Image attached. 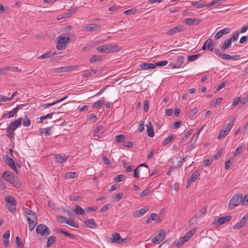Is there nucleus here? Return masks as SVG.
Masks as SVG:
<instances>
[{
    "mask_svg": "<svg viewBox=\"0 0 248 248\" xmlns=\"http://www.w3.org/2000/svg\"><path fill=\"white\" fill-rule=\"evenodd\" d=\"M22 118H20L10 123L6 129V135L10 139H13L15 137L14 131L21 124Z\"/></svg>",
    "mask_w": 248,
    "mask_h": 248,
    "instance_id": "f257e3e1",
    "label": "nucleus"
},
{
    "mask_svg": "<svg viewBox=\"0 0 248 248\" xmlns=\"http://www.w3.org/2000/svg\"><path fill=\"white\" fill-rule=\"evenodd\" d=\"M120 49V47L114 44L103 45L96 48V50L98 52L103 53H114L119 51Z\"/></svg>",
    "mask_w": 248,
    "mask_h": 248,
    "instance_id": "f03ea898",
    "label": "nucleus"
},
{
    "mask_svg": "<svg viewBox=\"0 0 248 248\" xmlns=\"http://www.w3.org/2000/svg\"><path fill=\"white\" fill-rule=\"evenodd\" d=\"M69 35V33L67 34ZM58 41L56 45V48L61 50L66 47L67 43L70 40V36H65L63 34H61L57 37Z\"/></svg>",
    "mask_w": 248,
    "mask_h": 248,
    "instance_id": "7ed1b4c3",
    "label": "nucleus"
},
{
    "mask_svg": "<svg viewBox=\"0 0 248 248\" xmlns=\"http://www.w3.org/2000/svg\"><path fill=\"white\" fill-rule=\"evenodd\" d=\"M243 198L241 194H236L231 199L229 207L230 209H232L234 206H236L239 205L241 203L243 204Z\"/></svg>",
    "mask_w": 248,
    "mask_h": 248,
    "instance_id": "20e7f679",
    "label": "nucleus"
},
{
    "mask_svg": "<svg viewBox=\"0 0 248 248\" xmlns=\"http://www.w3.org/2000/svg\"><path fill=\"white\" fill-rule=\"evenodd\" d=\"M5 201L6 202V206L9 211L13 214L16 211V201L11 196H7L5 198Z\"/></svg>",
    "mask_w": 248,
    "mask_h": 248,
    "instance_id": "39448f33",
    "label": "nucleus"
},
{
    "mask_svg": "<svg viewBox=\"0 0 248 248\" xmlns=\"http://www.w3.org/2000/svg\"><path fill=\"white\" fill-rule=\"evenodd\" d=\"M36 232L42 236L48 235L50 234V231L48 227L44 224H39L37 226Z\"/></svg>",
    "mask_w": 248,
    "mask_h": 248,
    "instance_id": "423d86ee",
    "label": "nucleus"
},
{
    "mask_svg": "<svg viewBox=\"0 0 248 248\" xmlns=\"http://www.w3.org/2000/svg\"><path fill=\"white\" fill-rule=\"evenodd\" d=\"M15 175L13 172L8 170L4 171L2 174V178L11 184H15Z\"/></svg>",
    "mask_w": 248,
    "mask_h": 248,
    "instance_id": "0eeeda50",
    "label": "nucleus"
},
{
    "mask_svg": "<svg viewBox=\"0 0 248 248\" xmlns=\"http://www.w3.org/2000/svg\"><path fill=\"white\" fill-rule=\"evenodd\" d=\"M165 231L160 230L158 232L155 234V236L152 240V242L155 244H159L165 239Z\"/></svg>",
    "mask_w": 248,
    "mask_h": 248,
    "instance_id": "6e6552de",
    "label": "nucleus"
},
{
    "mask_svg": "<svg viewBox=\"0 0 248 248\" xmlns=\"http://www.w3.org/2000/svg\"><path fill=\"white\" fill-rule=\"evenodd\" d=\"M142 167H145V168L141 170V172L146 173L149 172L150 170L148 169V166L146 164H141L134 170V177L136 178H139L140 177V170Z\"/></svg>",
    "mask_w": 248,
    "mask_h": 248,
    "instance_id": "1a4fd4ad",
    "label": "nucleus"
},
{
    "mask_svg": "<svg viewBox=\"0 0 248 248\" xmlns=\"http://www.w3.org/2000/svg\"><path fill=\"white\" fill-rule=\"evenodd\" d=\"M184 31V29L183 28V26L182 25H179L169 29L166 32V34L167 35L170 36L176 33L182 32Z\"/></svg>",
    "mask_w": 248,
    "mask_h": 248,
    "instance_id": "9d476101",
    "label": "nucleus"
},
{
    "mask_svg": "<svg viewBox=\"0 0 248 248\" xmlns=\"http://www.w3.org/2000/svg\"><path fill=\"white\" fill-rule=\"evenodd\" d=\"M248 222V214L244 216L239 222H238L233 226V228L235 230L239 229L243 227Z\"/></svg>",
    "mask_w": 248,
    "mask_h": 248,
    "instance_id": "9b49d317",
    "label": "nucleus"
},
{
    "mask_svg": "<svg viewBox=\"0 0 248 248\" xmlns=\"http://www.w3.org/2000/svg\"><path fill=\"white\" fill-rule=\"evenodd\" d=\"M100 28V26L96 24H87L83 27V30L84 31H93L98 30Z\"/></svg>",
    "mask_w": 248,
    "mask_h": 248,
    "instance_id": "f8f14e48",
    "label": "nucleus"
},
{
    "mask_svg": "<svg viewBox=\"0 0 248 248\" xmlns=\"http://www.w3.org/2000/svg\"><path fill=\"white\" fill-rule=\"evenodd\" d=\"M232 218L231 216H226L220 217L217 219V221H215L214 223L217 226H219L220 225L223 224L229 221H230Z\"/></svg>",
    "mask_w": 248,
    "mask_h": 248,
    "instance_id": "ddd939ff",
    "label": "nucleus"
},
{
    "mask_svg": "<svg viewBox=\"0 0 248 248\" xmlns=\"http://www.w3.org/2000/svg\"><path fill=\"white\" fill-rule=\"evenodd\" d=\"M201 19L198 18H187L185 19V23L189 26H195L200 24Z\"/></svg>",
    "mask_w": 248,
    "mask_h": 248,
    "instance_id": "4468645a",
    "label": "nucleus"
},
{
    "mask_svg": "<svg viewBox=\"0 0 248 248\" xmlns=\"http://www.w3.org/2000/svg\"><path fill=\"white\" fill-rule=\"evenodd\" d=\"M123 241L124 239L121 237L119 233H114L112 234L111 238H110L111 243L121 244Z\"/></svg>",
    "mask_w": 248,
    "mask_h": 248,
    "instance_id": "2eb2a0df",
    "label": "nucleus"
},
{
    "mask_svg": "<svg viewBox=\"0 0 248 248\" xmlns=\"http://www.w3.org/2000/svg\"><path fill=\"white\" fill-rule=\"evenodd\" d=\"M5 161L10 167H11L15 170V171L16 173H17V170L15 165V162L11 157H9L8 155H6Z\"/></svg>",
    "mask_w": 248,
    "mask_h": 248,
    "instance_id": "dca6fc26",
    "label": "nucleus"
},
{
    "mask_svg": "<svg viewBox=\"0 0 248 248\" xmlns=\"http://www.w3.org/2000/svg\"><path fill=\"white\" fill-rule=\"evenodd\" d=\"M231 31L230 28H225L218 31L215 35V38L218 40L223 35L229 33Z\"/></svg>",
    "mask_w": 248,
    "mask_h": 248,
    "instance_id": "f3484780",
    "label": "nucleus"
},
{
    "mask_svg": "<svg viewBox=\"0 0 248 248\" xmlns=\"http://www.w3.org/2000/svg\"><path fill=\"white\" fill-rule=\"evenodd\" d=\"M139 67L142 70L155 69V64L152 63L141 62L140 64Z\"/></svg>",
    "mask_w": 248,
    "mask_h": 248,
    "instance_id": "a211bd4d",
    "label": "nucleus"
},
{
    "mask_svg": "<svg viewBox=\"0 0 248 248\" xmlns=\"http://www.w3.org/2000/svg\"><path fill=\"white\" fill-rule=\"evenodd\" d=\"M74 69V66L70 65L56 68V71L57 73H64L65 72L73 70Z\"/></svg>",
    "mask_w": 248,
    "mask_h": 248,
    "instance_id": "6ab92c4d",
    "label": "nucleus"
},
{
    "mask_svg": "<svg viewBox=\"0 0 248 248\" xmlns=\"http://www.w3.org/2000/svg\"><path fill=\"white\" fill-rule=\"evenodd\" d=\"M192 6L197 9H201L206 7L205 1L204 0H200L199 1L193 2L191 3Z\"/></svg>",
    "mask_w": 248,
    "mask_h": 248,
    "instance_id": "aec40b11",
    "label": "nucleus"
},
{
    "mask_svg": "<svg viewBox=\"0 0 248 248\" xmlns=\"http://www.w3.org/2000/svg\"><path fill=\"white\" fill-rule=\"evenodd\" d=\"M84 223L87 227L93 229L98 228V225L96 224L94 219H87L84 221Z\"/></svg>",
    "mask_w": 248,
    "mask_h": 248,
    "instance_id": "412c9836",
    "label": "nucleus"
},
{
    "mask_svg": "<svg viewBox=\"0 0 248 248\" xmlns=\"http://www.w3.org/2000/svg\"><path fill=\"white\" fill-rule=\"evenodd\" d=\"M232 41L229 38L226 39L222 46L220 47L222 51H225L226 49L231 47Z\"/></svg>",
    "mask_w": 248,
    "mask_h": 248,
    "instance_id": "4be33fe9",
    "label": "nucleus"
},
{
    "mask_svg": "<svg viewBox=\"0 0 248 248\" xmlns=\"http://www.w3.org/2000/svg\"><path fill=\"white\" fill-rule=\"evenodd\" d=\"M196 228L192 229L190 231L186 232L185 235L183 236L186 241H187L195 233Z\"/></svg>",
    "mask_w": 248,
    "mask_h": 248,
    "instance_id": "5701e85b",
    "label": "nucleus"
},
{
    "mask_svg": "<svg viewBox=\"0 0 248 248\" xmlns=\"http://www.w3.org/2000/svg\"><path fill=\"white\" fill-rule=\"evenodd\" d=\"M147 132L148 136L150 138H153L154 136L155 133L153 127L151 124V122H149L148 125H147Z\"/></svg>",
    "mask_w": 248,
    "mask_h": 248,
    "instance_id": "b1692460",
    "label": "nucleus"
},
{
    "mask_svg": "<svg viewBox=\"0 0 248 248\" xmlns=\"http://www.w3.org/2000/svg\"><path fill=\"white\" fill-rule=\"evenodd\" d=\"M67 156L66 155H63L60 154L56 155L55 159L56 162L60 163H64L66 161Z\"/></svg>",
    "mask_w": 248,
    "mask_h": 248,
    "instance_id": "393cba45",
    "label": "nucleus"
},
{
    "mask_svg": "<svg viewBox=\"0 0 248 248\" xmlns=\"http://www.w3.org/2000/svg\"><path fill=\"white\" fill-rule=\"evenodd\" d=\"M148 210V207H144L137 211L134 215L135 217H139L142 216Z\"/></svg>",
    "mask_w": 248,
    "mask_h": 248,
    "instance_id": "a878e982",
    "label": "nucleus"
},
{
    "mask_svg": "<svg viewBox=\"0 0 248 248\" xmlns=\"http://www.w3.org/2000/svg\"><path fill=\"white\" fill-rule=\"evenodd\" d=\"M55 53H56V52H55V50H53L52 51L51 50L49 51H47L46 53L40 56L39 57V59H42L49 58V57L52 56L53 55H54V54H55Z\"/></svg>",
    "mask_w": 248,
    "mask_h": 248,
    "instance_id": "bb28decb",
    "label": "nucleus"
},
{
    "mask_svg": "<svg viewBox=\"0 0 248 248\" xmlns=\"http://www.w3.org/2000/svg\"><path fill=\"white\" fill-rule=\"evenodd\" d=\"M28 221H37V217L34 212L31 213H29V215L26 216Z\"/></svg>",
    "mask_w": 248,
    "mask_h": 248,
    "instance_id": "cd10ccee",
    "label": "nucleus"
},
{
    "mask_svg": "<svg viewBox=\"0 0 248 248\" xmlns=\"http://www.w3.org/2000/svg\"><path fill=\"white\" fill-rule=\"evenodd\" d=\"M199 176L200 173H199L198 171L196 170L194 172H193L190 178L188 179L191 181V182H194L196 180L199 179Z\"/></svg>",
    "mask_w": 248,
    "mask_h": 248,
    "instance_id": "c85d7f7f",
    "label": "nucleus"
},
{
    "mask_svg": "<svg viewBox=\"0 0 248 248\" xmlns=\"http://www.w3.org/2000/svg\"><path fill=\"white\" fill-rule=\"evenodd\" d=\"M67 97V96H65L63 98H62L60 100H58L55 102H53L52 103H48V104H41V107H45L46 108H48L50 107V106H53L54 105L57 104V103L65 100Z\"/></svg>",
    "mask_w": 248,
    "mask_h": 248,
    "instance_id": "c756f323",
    "label": "nucleus"
},
{
    "mask_svg": "<svg viewBox=\"0 0 248 248\" xmlns=\"http://www.w3.org/2000/svg\"><path fill=\"white\" fill-rule=\"evenodd\" d=\"M103 128V126L99 125L94 129L93 132V137L94 139H97L101 137V136H99L97 133L99 131H101Z\"/></svg>",
    "mask_w": 248,
    "mask_h": 248,
    "instance_id": "7c9ffc66",
    "label": "nucleus"
},
{
    "mask_svg": "<svg viewBox=\"0 0 248 248\" xmlns=\"http://www.w3.org/2000/svg\"><path fill=\"white\" fill-rule=\"evenodd\" d=\"M59 232L60 233H63L65 236H67L73 239H76L77 238V237L75 235H74L72 233H71L67 231H64L61 229L59 230Z\"/></svg>",
    "mask_w": 248,
    "mask_h": 248,
    "instance_id": "2f4dec72",
    "label": "nucleus"
},
{
    "mask_svg": "<svg viewBox=\"0 0 248 248\" xmlns=\"http://www.w3.org/2000/svg\"><path fill=\"white\" fill-rule=\"evenodd\" d=\"M77 11V8H72L68 10L64 14V18H67L74 14Z\"/></svg>",
    "mask_w": 248,
    "mask_h": 248,
    "instance_id": "473e14b6",
    "label": "nucleus"
},
{
    "mask_svg": "<svg viewBox=\"0 0 248 248\" xmlns=\"http://www.w3.org/2000/svg\"><path fill=\"white\" fill-rule=\"evenodd\" d=\"M56 241V237L53 236H50L48 239L47 242L46 247L50 248L51 247L53 243Z\"/></svg>",
    "mask_w": 248,
    "mask_h": 248,
    "instance_id": "72a5a7b5",
    "label": "nucleus"
},
{
    "mask_svg": "<svg viewBox=\"0 0 248 248\" xmlns=\"http://www.w3.org/2000/svg\"><path fill=\"white\" fill-rule=\"evenodd\" d=\"M222 3V0H215L211 2L210 3L206 4V7H210L214 5L219 6Z\"/></svg>",
    "mask_w": 248,
    "mask_h": 248,
    "instance_id": "f704fd0d",
    "label": "nucleus"
},
{
    "mask_svg": "<svg viewBox=\"0 0 248 248\" xmlns=\"http://www.w3.org/2000/svg\"><path fill=\"white\" fill-rule=\"evenodd\" d=\"M97 72L96 70H91L90 71H87L85 73H84L82 74V77L83 78H88L91 76H93Z\"/></svg>",
    "mask_w": 248,
    "mask_h": 248,
    "instance_id": "c9c22d12",
    "label": "nucleus"
},
{
    "mask_svg": "<svg viewBox=\"0 0 248 248\" xmlns=\"http://www.w3.org/2000/svg\"><path fill=\"white\" fill-rule=\"evenodd\" d=\"M228 130L225 129V128H223L219 132L217 139L219 140H221L224 138L226 135L228 134Z\"/></svg>",
    "mask_w": 248,
    "mask_h": 248,
    "instance_id": "e433bc0d",
    "label": "nucleus"
},
{
    "mask_svg": "<svg viewBox=\"0 0 248 248\" xmlns=\"http://www.w3.org/2000/svg\"><path fill=\"white\" fill-rule=\"evenodd\" d=\"M77 214L82 215L84 213V210L79 205H76L74 210Z\"/></svg>",
    "mask_w": 248,
    "mask_h": 248,
    "instance_id": "4c0bfd02",
    "label": "nucleus"
},
{
    "mask_svg": "<svg viewBox=\"0 0 248 248\" xmlns=\"http://www.w3.org/2000/svg\"><path fill=\"white\" fill-rule=\"evenodd\" d=\"M204 126L202 127L199 130L196 132V133L194 135L192 140H191V142L193 143V144H195L198 139L199 136L200 135V132L202 130Z\"/></svg>",
    "mask_w": 248,
    "mask_h": 248,
    "instance_id": "58836bf2",
    "label": "nucleus"
},
{
    "mask_svg": "<svg viewBox=\"0 0 248 248\" xmlns=\"http://www.w3.org/2000/svg\"><path fill=\"white\" fill-rule=\"evenodd\" d=\"M206 43L207 44V48L209 51H212L214 49V48L212 39L209 38L206 40Z\"/></svg>",
    "mask_w": 248,
    "mask_h": 248,
    "instance_id": "ea45409f",
    "label": "nucleus"
},
{
    "mask_svg": "<svg viewBox=\"0 0 248 248\" xmlns=\"http://www.w3.org/2000/svg\"><path fill=\"white\" fill-rule=\"evenodd\" d=\"M150 216L151 217L152 220H155L157 223H160L161 221L160 217L155 213H152Z\"/></svg>",
    "mask_w": 248,
    "mask_h": 248,
    "instance_id": "a19ab883",
    "label": "nucleus"
},
{
    "mask_svg": "<svg viewBox=\"0 0 248 248\" xmlns=\"http://www.w3.org/2000/svg\"><path fill=\"white\" fill-rule=\"evenodd\" d=\"M102 60V58L100 56L93 55L90 59L91 62H99Z\"/></svg>",
    "mask_w": 248,
    "mask_h": 248,
    "instance_id": "79ce46f5",
    "label": "nucleus"
},
{
    "mask_svg": "<svg viewBox=\"0 0 248 248\" xmlns=\"http://www.w3.org/2000/svg\"><path fill=\"white\" fill-rule=\"evenodd\" d=\"M239 33L240 32L239 31L233 32L229 39L231 40L232 41H236L238 38Z\"/></svg>",
    "mask_w": 248,
    "mask_h": 248,
    "instance_id": "37998d69",
    "label": "nucleus"
},
{
    "mask_svg": "<svg viewBox=\"0 0 248 248\" xmlns=\"http://www.w3.org/2000/svg\"><path fill=\"white\" fill-rule=\"evenodd\" d=\"M15 243L16 246L19 248H23L24 244L21 241L20 238L18 236H16L15 239Z\"/></svg>",
    "mask_w": 248,
    "mask_h": 248,
    "instance_id": "c03bdc74",
    "label": "nucleus"
},
{
    "mask_svg": "<svg viewBox=\"0 0 248 248\" xmlns=\"http://www.w3.org/2000/svg\"><path fill=\"white\" fill-rule=\"evenodd\" d=\"M56 218L58 221L61 223H65L66 224V221L68 220V218L67 217L62 216H56Z\"/></svg>",
    "mask_w": 248,
    "mask_h": 248,
    "instance_id": "a18cd8bd",
    "label": "nucleus"
},
{
    "mask_svg": "<svg viewBox=\"0 0 248 248\" xmlns=\"http://www.w3.org/2000/svg\"><path fill=\"white\" fill-rule=\"evenodd\" d=\"M201 56L200 54H198L196 55H189L187 57V61H194L196 60V59H198Z\"/></svg>",
    "mask_w": 248,
    "mask_h": 248,
    "instance_id": "49530a36",
    "label": "nucleus"
},
{
    "mask_svg": "<svg viewBox=\"0 0 248 248\" xmlns=\"http://www.w3.org/2000/svg\"><path fill=\"white\" fill-rule=\"evenodd\" d=\"M54 112H52V113H49L47 115H43V116H42L41 117H40V121L39 122L40 123H42L44 121V120L47 119V118H51L52 117V115L53 114H54Z\"/></svg>",
    "mask_w": 248,
    "mask_h": 248,
    "instance_id": "de8ad7c7",
    "label": "nucleus"
},
{
    "mask_svg": "<svg viewBox=\"0 0 248 248\" xmlns=\"http://www.w3.org/2000/svg\"><path fill=\"white\" fill-rule=\"evenodd\" d=\"M168 63V61L164 60L160 62H158L154 63L155 68L156 66H163L166 65Z\"/></svg>",
    "mask_w": 248,
    "mask_h": 248,
    "instance_id": "09e8293b",
    "label": "nucleus"
},
{
    "mask_svg": "<svg viewBox=\"0 0 248 248\" xmlns=\"http://www.w3.org/2000/svg\"><path fill=\"white\" fill-rule=\"evenodd\" d=\"M125 138V135H119L116 137V141L117 142L120 143L123 142Z\"/></svg>",
    "mask_w": 248,
    "mask_h": 248,
    "instance_id": "8fccbe9b",
    "label": "nucleus"
},
{
    "mask_svg": "<svg viewBox=\"0 0 248 248\" xmlns=\"http://www.w3.org/2000/svg\"><path fill=\"white\" fill-rule=\"evenodd\" d=\"M29 222V230L30 231H32L34 229L35 227L37 225V221H28Z\"/></svg>",
    "mask_w": 248,
    "mask_h": 248,
    "instance_id": "3c124183",
    "label": "nucleus"
},
{
    "mask_svg": "<svg viewBox=\"0 0 248 248\" xmlns=\"http://www.w3.org/2000/svg\"><path fill=\"white\" fill-rule=\"evenodd\" d=\"M192 134V130H189L186 131L185 135L182 137L181 142H184L185 140H186V139L188 138V137Z\"/></svg>",
    "mask_w": 248,
    "mask_h": 248,
    "instance_id": "603ef678",
    "label": "nucleus"
},
{
    "mask_svg": "<svg viewBox=\"0 0 248 248\" xmlns=\"http://www.w3.org/2000/svg\"><path fill=\"white\" fill-rule=\"evenodd\" d=\"M66 224L76 228H78V224L77 223H76L72 219L68 220L67 221H66Z\"/></svg>",
    "mask_w": 248,
    "mask_h": 248,
    "instance_id": "864d4df0",
    "label": "nucleus"
},
{
    "mask_svg": "<svg viewBox=\"0 0 248 248\" xmlns=\"http://www.w3.org/2000/svg\"><path fill=\"white\" fill-rule=\"evenodd\" d=\"M186 242L185 239H183V237H181L179 240L176 244V247L178 248L181 247L182 246L184 243Z\"/></svg>",
    "mask_w": 248,
    "mask_h": 248,
    "instance_id": "5fc2aeb1",
    "label": "nucleus"
},
{
    "mask_svg": "<svg viewBox=\"0 0 248 248\" xmlns=\"http://www.w3.org/2000/svg\"><path fill=\"white\" fill-rule=\"evenodd\" d=\"M173 138V135H170L167 137L162 142V145L165 146L167 144H168L172 139Z\"/></svg>",
    "mask_w": 248,
    "mask_h": 248,
    "instance_id": "6e6d98bb",
    "label": "nucleus"
},
{
    "mask_svg": "<svg viewBox=\"0 0 248 248\" xmlns=\"http://www.w3.org/2000/svg\"><path fill=\"white\" fill-rule=\"evenodd\" d=\"M123 194L122 193H118L115 195L114 197H112L114 202H118L120 201L123 197Z\"/></svg>",
    "mask_w": 248,
    "mask_h": 248,
    "instance_id": "4d7b16f0",
    "label": "nucleus"
},
{
    "mask_svg": "<svg viewBox=\"0 0 248 248\" xmlns=\"http://www.w3.org/2000/svg\"><path fill=\"white\" fill-rule=\"evenodd\" d=\"M31 124V121L27 117V116H25L24 120L23 121V125L25 127H28L30 126Z\"/></svg>",
    "mask_w": 248,
    "mask_h": 248,
    "instance_id": "13d9d810",
    "label": "nucleus"
},
{
    "mask_svg": "<svg viewBox=\"0 0 248 248\" xmlns=\"http://www.w3.org/2000/svg\"><path fill=\"white\" fill-rule=\"evenodd\" d=\"M248 102V95L243 98L242 100L240 102V104H239V106L240 107H242Z\"/></svg>",
    "mask_w": 248,
    "mask_h": 248,
    "instance_id": "bf43d9fd",
    "label": "nucleus"
},
{
    "mask_svg": "<svg viewBox=\"0 0 248 248\" xmlns=\"http://www.w3.org/2000/svg\"><path fill=\"white\" fill-rule=\"evenodd\" d=\"M76 172H68L65 174V178L71 179L75 177Z\"/></svg>",
    "mask_w": 248,
    "mask_h": 248,
    "instance_id": "052dcab7",
    "label": "nucleus"
},
{
    "mask_svg": "<svg viewBox=\"0 0 248 248\" xmlns=\"http://www.w3.org/2000/svg\"><path fill=\"white\" fill-rule=\"evenodd\" d=\"M206 210H207L206 206L202 208V209L199 211V215L198 217H202L203 215H204L205 214Z\"/></svg>",
    "mask_w": 248,
    "mask_h": 248,
    "instance_id": "680f3d73",
    "label": "nucleus"
},
{
    "mask_svg": "<svg viewBox=\"0 0 248 248\" xmlns=\"http://www.w3.org/2000/svg\"><path fill=\"white\" fill-rule=\"evenodd\" d=\"M144 122L143 121H140L139 122L138 130L140 132H142L144 130Z\"/></svg>",
    "mask_w": 248,
    "mask_h": 248,
    "instance_id": "e2e57ef3",
    "label": "nucleus"
},
{
    "mask_svg": "<svg viewBox=\"0 0 248 248\" xmlns=\"http://www.w3.org/2000/svg\"><path fill=\"white\" fill-rule=\"evenodd\" d=\"M143 107L144 111L147 112L149 110V103L147 100L144 101Z\"/></svg>",
    "mask_w": 248,
    "mask_h": 248,
    "instance_id": "0e129e2a",
    "label": "nucleus"
},
{
    "mask_svg": "<svg viewBox=\"0 0 248 248\" xmlns=\"http://www.w3.org/2000/svg\"><path fill=\"white\" fill-rule=\"evenodd\" d=\"M12 100V98L6 97L4 95H0V102H7Z\"/></svg>",
    "mask_w": 248,
    "mask_h": 248,
    "instance_id": "69168bd1",
    "label": "nucleus"
},
{
    "mask_svg": "<svg viewBox=\"0 0 248 248\" xmlns=\"http://www.w3.org/2000/svg\"><path fill=\"white\" fill-rule=\"evenodd\" d=\"M136 10L135 9H131L128 10H126L124 12V13L127 15H134L136 13Z\"/></svg>",
    "mask_w": 248,
    "mask_h": 248,
    "instance_id": "338daca9",
    "label": "nucleus"
},
{
    "mask_svg": "<svg viewBox=\"0 0 248 248\" xmlns=\"http://www.w3.org/2000/svg\"><path fill=\"white\" fill-rule=\"evenodd\" d=\"M124 177V176L123 174H118L114 178V181L115 182H120L122 181Z\"/></svg>",
    "mask_w": 248,
    "mask_h": 248,
    "instance_id": "774afa93",
    "label": "nucleus"
}]
</instances>
